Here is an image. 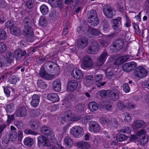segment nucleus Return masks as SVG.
<instances>
[{"label": "nucleus", "instance_id": "1", "mask_svg": "<svg viewBox=\"0 0 149 149\" xmlns=\"http://www.w3.org/2000/svg\"><path fill=\"white\" fill-rule=\"evenodd\" d=\"M43 67L54 74H58L59 71V68L58 65L53 62H48L45 63Z\"/></svg>", "mask_w": 149, "mask_h": 149}, {"label": "nucleus", "instance_id": "2", "mask_svg": "<svg viewBox=\"0 0 149 149\" xmlns=\"http://www.w3.org/2000/svg\"><path fill=\"white\" fill-rule=\"evenodd\" d=\"M124 43V40L122 39H120L116 40L110 46L111 50L112 52H117L122 48Z\"/></svg>", "mask_w": 149, "mask_h": 149}, {"label": "nucleus", "instance_id": "3", "mask_svg": "<svg viewBox=\"0 0 149 149\" xmlns=\"http://www.w3.org/2000/svg\"><path fill=\"white\" fill-rule=\"evenodd\" d=\"M89 15L88 22L91 23V25L93 26L97 25L98 24L99 19L97 17L96 11L95 10H91L89 11Z\"/></svg>", "mask_w": 149, "mask_h": 149}, {"label": "nucleus", "instance_id": "4", "mask_svg": "<svg viewBox=\"0 0 149 149\" xmlns=\"http://www.w3.org/2000/svg\"><path fill=\"white\" fill-rule=\"evenodd\" d=\"M70 133L74 136L76 138L81 137L84 134V130L79 126H75L70 130Z\"/></svg>", "mask_w": 149, "mask_h": 149}, {"label": "nucleus", "instance_id": "5", "mask_svg": "<svg viewBox=\"0 0 149 149\" xmlns=\"http://www.w3.org/2000/svg\"><path fill=\"white\" fill-rule=\"evenodd\" d=\"M134 74L137 78L142 79L146 77L147 74V72L143 67L139 66L135 70Z\"/></svg>", "mask_w": 149, "mask_h": 149}, {"label": "nucleus", "instance_id": "6", "mask_svg": "<svg viewBox=\"0 0 149 149\" xmlns=\"http://www.w3.org/2000/svg\"><path fill=\"white\" fill-rule=\"evenodd\" d=\"M103 10L105 16L108 18H111L114 15L113 12H114V8L111 6L106 5L103 7Z\"/></svg>", "mask_w": 149, "mask_h": 149}, {"label": "nucleus", "instance_id": "7", "mask_svg": "<svg viewBox=\"0 0 149 149\" xmlns=\"http://www.w3.org/2000/svg\"><path fill=\"white\" fill-rule=\"evenodd\" d=\"M121 18L118 17L111 19V22L113 24L112 27L115 31H119L121 27Z\"/></svg>", "mask_w": 149, "mask_h": 149}, {"label": "nucleus", "instance_id": "8", "mask_svg": "<svg viewBox=\"0 0 149 149\" xmlns=\"http://www.w3.org/2000/svg\"><path fill=\"white\" fill-rule=\"evenodd\" d=\"M99 49L98 43L96 42H94L91 46L88 47L87 52L89 54H94L98 52Z\"/></svg>", "mask_w": 149, "mask_h": 149}, {"label": "nucleus", "instance_id": "9", "mask_svg": "<svg viewBox=\"0 0 149 149\" xmlns=\"http://www.w3.org/2000/svg\"><path fill=\"white\" fill-rule=\"evenodd\" d=\"M137 66L136 62L131 61L124 64L123 66V70L125 72H130L133 70Z\"/></svg>", "mask_w": 149, "mask_h": 149}, {"label": "nucleus", "instance_id": "10", "mask_svg": "<svg viewBox=\"0 0 149 149\" xmlns=\"http://www.w3.org/2000/svg\"><path fill=\"white\" fill-rule=\"evenodd\" d=\"M37 140L38 145L39 147L43 145L45 146H51L47 138L43 135H41L38 137L37 138Z\"/></svg>", "mask_w": 149, "mask_h": 149}, {"label": "nucleus", "instance_id": "11", "mask_svg": "<svg viewBox=\"0 0 149 149\" xmlns=\"http://www.w3.org/2000/svg\"><path fill=\"white\" fill-rule=\"evenodd\" d=\"M82 64L85 68H91L93 65V63L89 56H86L83 58Z\"/></svg>", "mask_w": 149, "mask_h": 149}, {"label": "nucleus", "instance_id": "12", "mask_svg": "<svg viewBox=\"0 0 149 149\" xmlns=\"http://www.w3.org/2000/svg\"><path fill=\"white\" fill-rule=\"evenodd\" d=\"M119 91L117 89L114 88L110 91H109L110 98L114 101H116L119 98Z\"/></svg>", "mask_w": 149, "mask_h": 149}, {"label": "nucleus", "instance_id": "13", "mask_svg": "<svg viewBox=\"0 0 149 149\" xmlns=\"http://www.w3.org/2000/svg\"><path fill=\"white\" fill-rule=\"evenodd\" d=\"M89 130L91 132H99L100 129V127L97 122L92 121L89 124Z\"/></svg>", "mask_w": 149, "mask_h": 149}, {"label": "nucleus", "instance_id": "14", "mask_svg": "<svg viewBox=\"0 0 149 149\" xmlns=\"http://www.w3.org/2000/svg\"><path fill=\"white\" fill-rule=\"evenodd\" d=\"M108 56V54L107 52L104 51L98 58L97 65L98 66L102 65L104 63Z\"/></svg>", "mask_w": 149, "mask_h": 149}, {"label": "nucleus", "instance_id": "15", "mask_svg": "<svg viewBox=\"0 0 149 149\" xmlns=\"http://www.w3.org/2000/svg\"><path fill=\"white\" fill-rule=\"evenodd\" d=\"M72 76L75 79H81L83 74L82 71L78 68H74L71 72Z\"/></svg>", "mask_w": 149, "mask_h": 149}, {"label": "nucleus", "instance_id": "16", "mask_svg": "<svg viewBox=\"0 0 149 149\" xmlns=\"http://www.w3.org/2000/svg\"><path fill=\"white\" fill-rule=\"evenodd\" d=\"M78 83L77 81L72 80L69 81L67 85V89L70 92H72L75 91L78 86Z\"/></svg>", "mask_w": 149, "mask_h": 149}, {"label": "nucleus", "instance_id": "17", "mask_svg": "<svg viewBox=\"0 0 149 149\" xmlns=\"http://www.w3.org/2000/svg\"><path fill=\"white\" fill-rule=\"evenodd\" d=\"M24 33L26 37L28 38H31L33 36V29L30 26H24Z\"/></svg>", "mask_w": 149, "mask_h": 149}, {"label": "nucleus", "instance_id": "18", "mask_svg": "<svg viewBox=\"0 0 149 149\" xmlns=\"http://www.w3.org/2000/svg\"><path fill=\"white\" fill-rule=\"evenodd\" d=\"M26 51H23L20 49H19L15 51L14 55L16 60L19 61L22 57L25 55L26 56Z\"/></svg>", "mask_w": 149, "mask_h": 149}, {"label": "nucleus", "instance_id": "19", "mask_svg": "<svg viewBox=\"0 0 149 149\" xmlns=\"http://www.w3.org/2000/svg\"><path fill=\"white\" fill-rule=\"evenodd\" d=\"M48 2L53 8H61L63 7V3L61 0H48Z\"/></svg>", "mask_w": 149, "mask_h": 149}, {"label": "nucleus", "instance_id": "20", "mask_svg": "<svg viewBox=\"0 0 149 149\" xmlns=\"http://www.w3.org/2000/svg\"><path fill=\"white\" fill-rule=\"evenodd\" d=\"M26 114L27 109L24 107H20L15 113V115L18 117H24L26 116Z\"/></svg>", "mask_w": 149, "mask_h": 149}, {"label": "nucleus", "instance_id": "21", "mask_svg": "<svg viewBox=\"0 0 149 149\" xmlns=\"http://www.w3.org/2000/svg\"><path fill=\"white\" fill-rule=\"evenodd\" d=\"M71 116L72 112L70 111H65L61 116V121L63 124L64 122H66L70 121V116Z\"/></svg>", "mask_w": 149, "mask_h": 149}, {"label": "nucleus", "instance_id": "22", "mask_svg": "<svg viewBox=\"0 0 149 149\" xmlns=\"http://www.w3.org/2000/svg\"><path fill=\"white\" fill-rule=\"evenodd\" d=\"M130 58V56L128 54L123 55L118 58L115 61L116 65L121 64L128 60Z\"/></svg>", "mask_w": 149, "mask_h": 149}, {"label": "nucleus", "instance_id": "23", "mask_svg": "<svg viewBox=\"0 0 149 149\" xmlns=\"http://www.w3.org/2000/svg\"><path fill=\"white\" fill-rule=\"evenodd\" d=\"M40 97L38 94H34L31 97V104L32 106L36 107L38 105L40 102Z\"/></svg>", "mask_w": 149, "mask_h": 149}, {"label": "nucleus", "instance_id": "24", "mask_svg": "<svg viewBox=\"0 0 149 149\" xmlns=\"http://www.w3.org/2000/svg\"><path fill=\"white\" fill-rule=\"evenodd\" d=\"M64 144L69 148L72 147L73 145L72 139L68 136H66L63 139Z\"/></svg>", "mask_w": 149, "mask_h": 149}, {"label": "nucleus", "instance_id": "25", "mask_svg": "<svg viewBox=\"0 0 149 149\" xmlns=\"http://www.w3.org/2000/svg\"><path fill=\"white\" fill-rule=\"evenodd\" d=\"M85 81L84 84L86 87L90 86L93 84V75H90L85 76Z\"/></svg>", "mask_w": 149, "mask_h": 149}, {"label": "nucleus", "instance_id": "26", "mask_svg": "<svg viewBox=\"0 0 149 149\" xmlns=\"http://www.w3.org/2000/svg\"><path fill=\"white\" fill-rule=\"evenodd\" d=\"M53 87L55 91H60L61 89V83L60 80L59 79L55 80L53 83Z\"/></svg>", "mask_w": 149, "mask_h": 149}, {"label": "nucleus", "instance_id": "27", "mask_svg": "<svg viewBox=\"0 0 149 149\" xmlns=\"http://www.w3.org/2000/svg\"><path fill=\"white\" fill-rule=\"evenodd\" d=\"M88 43L87 40L84 38H80L77 42L78 46L80 48H84L87 45Z\"/></svg>", "mask_w": 149, "mask_h": 149}, {"label": "nucleus", "instance_id": "28", "mask_svg": "<svg viewBox=\"0 0 149 149\" xmlns=\"http://www.w3.org/2000/svg\"><path fill=\"white\" fill-rule=\"evenodd\" d=\"M47 97L48 100L53 102L58 101L59 99L58 95L56 93H51L48 94Z\"/></svg>", "mask_w": 149, "mask_h": 149}, {"label": "nucleus", "instance_id": "29", "mask_svg": "<svg viewBox=\"0 0 149 149\" xmlns=\"http://www.w3.org/2000/svg\"><path fill=\"white\" fill-rule=\"evenodd\" d=\"M134 125L135 127L137 129L144 128L146 126V124L144 122L140 120H135L134 123Z\"/></svg>", "mask_w": 149, "mask_h": 149}, {"label": "nucleus", "instance_id": "30", "mask_svg": "<svg viewBox=\"0 0 149 149\" xmlns=\"http://www.w3.org/2000/svg\"><path fill=\"white\" fill-rule=\"evenodd\" d=\"M77 145L79 148L82 149H88L90 147V145L86 142L80 141L78 142Z\"/></svg>", "mask_w": 149, "mask_h": 149}, {"label": "nucleus", "instance_id": "31", "mask_svg": "<svg viewBox=\"0 0 149 149\" xmlns=\"http://www.w3.org/2000/svg\"><path fill=\"white\" fill-rule=\"evenodd\" d=\"M30 125L31 128L34 130L37 129L40 126V124L38 120H31Z\"/></svg>", "mask_w": 149, "mask_h": 149}, {"label": "nucleus", "instance_id": "32", "mask_svg": "<svg viewBox=\"0 0 149 149\" xmlns=\"http://www.w3.org/2000/svg\"><path fill=\"white\" fill-rule=\"evenodd\" d=\"M39 74L42 78L47 80H50L51 79L50 75L45 72L43 68L41 67L40 69Z\"/></svg>", "mask_w": 149, "mask_h": 149}, {"label": "nucleus", "instance_id": "33", "mask_svg": "<svg viewBox=\"0 0 149 149\" xmlns=\"http://www.w3.org/2000/svg\"><path fill=\"white\" fill-rule=\"evenodd\" d=\"M6 60L8 63L13 62L14 60L13 54L10 52H7L6 54Z\"/></svg>", "mask_w": 149, "mask_h": 149}, {"label": "nucleus", "instance_id": "34", "mask_svg": "<svg viewBox=\"0 0 149 149\" xmlns=\"http://www.w3.org/2000/svg\"><path fill=\"white\" fill-rule=\"evenodd\" d=\"M10 30L11 33L15 35H19L21 33L19 29L15 26H13L11 27Z\"/></svg>", "mask_w": 149, "mask_h": 149}, {"label": "nucleus", "instance_id": "35", "mask_svg": "<svg viewBox=\"0 0 149 149\" xmlns=\"http://www.w3.org/2000/svg\"><path fill=\"white\" fill-rule=\"evenodd\" d=\"M88 107L92 112L96 111L98 108V106L97 103L95 102H91L89 103L88 105Z\"/></svg>", "mask_w": 149, "mask_h": 149}, {"label": "nucleus", "instance_id": "36", "mask_svg": "<svg viewBox=\"0 0 149 149\" xmlns=\"http://www.w3.org/2000/svg\"><path fill=\"white\" fill-rule=\"evenodd\" d=\"M33 139L29 137L26 138L24 141V145L29 147H31L33 144Z\"/></svg>", "mask_w": 149, "mask_h": 149}, {"label": "nucleus", "instance_id": "37", "mask_svg": "<svg viewBox=\"0 0 149 149\" xmlns=\"http://www.w3.org/2000/svg\"><path fill=\"white\" fill-rule=\"evenodd\" d=\"M40 11L43 15H46L49 12L47 6L45 4L42 5L40 7Z\"/></svg>", "mask_w": 149, "mask_h": 149}, {"label": "nucleus", "instance_id": "38", "mask_svg": "<svg viewBox=\"0 0 149 149\" xmlns=\"http://www.w3.org/2000/svg\"><path fill=\"white\" fill-rule=\"evenodd\" d=\"M51 130L48 127L44 126L41 127L40 129L41 132L44 135H47L50 133Z\"/></svg>", "mask_w": 149, "mask_h": 149}, {"label": "nucleus", "instance_id": "39", "mask_svg": "<svg viewBox=\"0 0 149 149\" xmlns=\"http://www.w3.org/2000/svg\"><path fill=\"white\" fill-rule=\"evenodd\" d=\"M116 140L118 141H122L127 139V136L124 134H119L116 137Z\"/></svg>", "mask_w": 149, "mask_h": 149}, {"label": "nucleus", "instance_id": "40", "mask_svg": "<svg viewBox=\"0 0 149 149\" xmlns=\"http://www.w3.org/2000/svg\"><path fill=\"white\" fill-rule=\"evenodd\" d=\"M14 104L13 103H10L6 105V109L7 113H10L14 111Z\"/></svg>", "mask_w": 149, "mask_h": 149}, {"label": "nucleus", "instance_id": "41", "mask_svg": "<svg viewBox=\"0 0 149 149\" xmlns=\"http://www.w3.org/2000/svg\"><path fill=\"white\" fill-rule=\"evenodd\" d=\"M89 31H90L91 34L93 36H98L101 33L99 30L92 28H91L89 29Z\"/></svg>", "mask_w": 149, "mask_h": 149}, {"label": "nucleus", "instance_id": "42", "mask_svg": "<svg viewBox=\"0 0 149 149\" xmlns=\"http://www.w3.org/2000/svg\"><path fill=\"white\" fill-rule=\"evenodd\" d=\"M100 122L103 124H111L112 123L111 120L106 118L102 117L100 119Z\"/></svg>", "mask_w": 149, "mask_h": 149}, {"label": "nucleus", "instance_id": "43", "mask_svg": "<svg viewBox=\"0 0 149 149\" xmlns=\"http://www.w3.org/2000/svg\"><path fill=\"white\" fill-rule=\"evenodd\" d=\"M37 85L39 88L43 89L47 87V84L42 80H39L38 81Z\"/></svg>", "mask_w": 149, "mask_h": 149}, {"label": "nucleus", "instance_id": "44", "mask_svg": "<svg viewBox=\"0 0 149 149\" xmlns=\"http://www.w3.org/2000/svg\"><path fill=\"white\" fill-rule=\"evenodd\" d=\"M40 111L38 109H34L30 111V114L32 117L37 116L40 114Z\"/></svg>", "mask_w": 149, "mask_h": 149}, {"label": "nucleus", "instance_id": "45", "mask_svg": "<svg viewBox=\"0 0 149 149\" xmlns=\"http://www.w3.org/2000/svg\"><path fill=\"white\" fill-rule=\"evenodd\" d=\"M39 24L41 26H45L47 24V21L45 17L43 16L40 17L39 20Z\"/></svg>", "mask_w": 149, "mask_h": 149}, {"label": "nucleus", "instance_id": "46", "mask_svg": "<svg viewBox=\"0 0 149 149\" xmlns=\"http://www.w3.org/2000/svg\"><path fill=\"white\" fill-rule=\"evenodd\" d=\"M120 132L122 133L126 134H130L131 132V130L128 126H125L120 130Z\"/></svg>", "mask_w": 149, "mask_h": 149}, {"label": "nucleus", "instance_id": "47", "mask_svg": "<svg viewBox=\"0 0 149 149\" xmlns=\"http://www.w3.org/2000/svg\"><path fill=\"white\" fill-rule=\"evenodd\" d=\"M8 81L11 84H15L17 82V77L14 75H11L8 77Z\"/></svg>", "mask_w": 149, "mask_h": 149}, {"label": "nucleus", "instance_id": "48", "mask_svg": "<svg viewBox=\"0 0 149 149\" xmlns=\"http://www.w3.org/2000/svg\"><path fill=\"white\" fill-rule=\"evenodd\" d=\"M125 102H126V108H127L128 109H133L136 106L135 104L129 102L128 100H125Z\"/></svg>", "mask_w": 149, "mask_h": 149}, {"label": "nucleus", "instance_id": "49", "mask_svg": "<svg viewBox=\"0 0 149 149\" xmlns=\"http://www.w3.org/2000/svg\"><path fill=\"white\" fill-rule=\"evenodd\" d=\"M6 37V31L3 29H0V40H5Z\"/></svg>", "mask_w": 149, "mask_h": 149}, {"label": "nucleus", "instance_id": "50", "mask_svg": "<svg viewBox=\"0 0 149 149\" xmlns=\"http://www.w3.org/2000/svg\"><path fill=\"white\" fill-rule=\"evenodd\" d=\"M24 132V133L27 134H31L35 135L38 134L37 132L29 129H25Z\"/></svg>", "mask_w": 149, "mask_h": 149}, {"label": "nucleus", "instance_id": "51", "mask_svg": "<svg viewBox=\"0 0 149 149\" xmlns=\"http://www.w3.org/2000/svg\"><path fill=\"white\" fill-rule=\"evenodd\" d=\"M92 116L89 115H87L83 117L81 119V122L83 124H86L87 123L88 121L90 120Z\"/></svg>", "mask_w": 149, "mask_h": 149}, {"label": "nucleus", "instance_id": "52", "mask_svg": "<svg viewBox=\"0 0 149 149\" xmlns=\"http://www.w3.org/2000/svg\"><path fill=\"white\" fill-rule=\"evenodd\" d=\"M84 110V106L81 104H78L75 107V111L77 112H80Z\"/></svg>", "mask_w": 149, "mask_h": 149}, {"label": "nucleus", "instance_id": "53", "mask_svg": "<svg viewBox=\"0 0 149 149\" xmlns=\"http://www.w3.org/2000/svg\"><path fill=\"white\" fill-rule=\"evenodd\" d=\"M124 100V102L119 101L118 103V106L119 108L121 109H122L124 108H126V102Z\"/></svg>", "mask_w": 149, "mask_h": 149}, {"label": "nucleus", "instance_id": "54", "mask_svg": "<svg viewBox=\"0 0 149 149\" xmlns=\"http://www.w3.org/2000/svg\"><path fill=\"white\" fill-rule=\"evenodd\" d=\"M101 24L103 26L104 28L107 29L109 26V24L107 19L103 18L102 19Z\"/></svg>", "mask_w": 149, "mask_h": 149}, {"label": "nucleus", "instance_id": "55", "mask_svg": "<svg viewBox=\"0 0 149 149\" xmlns=\"http://www.w3.org/2000/svg\"><path fill=\"white\" fill-rule=\"evenodd\" d=\"M103 77V75L102 74H97L95 77V83H98L99 81H102Z\"/></svg>", "mask_w": 149, "mask_h": 149}, {"label": "nucleus", "instance_id": "56", "mask_svg": "<svg viewBox=\"0 0 149 149\" xmlns=\"http://www.w3.org/2000/svg\"><path fill=\"white\" fill-rule=\"evenodd\" d=\"M140 141L141 144L145 145L148 141V138L147 136H144L143 137L140 138Z\"/></svg>", "mask_w": 149, "mask_h": 149}, {"label": "nucleus", "instance_id": "57", "mask_svg": "<svg viewBox=\"0 0 149 149\" xmlns=\"http://www.w3.org/2000/svg\"><path fill=\"white\" fill-rule=\"evenodd\" d=\"M15 22L12 20H10L7 22L5 24V26L7 28H10L11 27L14 26Z\"/></svg>", "mask_w": 149, "mask_h": 149}, {"label": "nucleus", "instance_id": "58", "mask_svg": "<svg viewBox=\"0 0 149 149\" xmlns=\"http://www.w3.org/2000/svg\"><path fill=\"white\" fill-rule=\"evenodd\" d=\"M6 46L3 42L0 43V53L4 52L6 50Z\"/></svg>", "mask_w": 149, "mask_h": 149}, {"label": "nucleus", "instance_id": "59", "mask_svg": "<svg viewBox=\"0 0 149 149\" xmlns=\"http://www.w3.org/2000/svg\"><path fill=\"white\" fill-rule=\"evenodd\" d=\"M124 120L127 122H129L131 120V117L127 113H125L123 114Z\"/></svg>", "mask_w": 149, "mask_h": 149}, {"label": "nucleus", "instance_id": "60", "mask_svg": "<svg viewBox=\"0 0 149 149\" xmlns=\"http://www.w3.org/2000/svg\"><path fill=\"white\" fill-rule=\"evenodd\" d=\"M123 90L126 93L128 92L130 90V88L128 84L127 83H125L123 84Z\"/></svg>", "mask_w": 149, "mask_h": 149}, {"label": "nucleus", "instance_id": "61", "mask_svg": "<svg viewBox=\"0 0 149 149\" xmlns=\"http://www.w3.org/2000/svg\"><path fill=\"white\" fill-rule=\"evenodd\" d=\"M31 22V19L27 17H24L23 20V23L24 24H26L25 26H28Z\"/></svg>", "mask_w": 149, "mask_h": 149}, {"label": "nucleus", "instance_id": "62", "mask_svg": "<svg viewBox=\"0 0 149 149\" xmlns=\"http://www.w3.org/2000/svg\"><path fill=\"white\" fill-rule=\"evenodd\" d=\"M146 133V131L145 129H142L138 131L136 133V135L138 136H140L141 135H145Z\"/></svg>", "mask_w": 149, "mask_h": 149}, {"label": "nucleus", "instance_id": "63", "mask_svg": "<svg viewBox=\"0 0 149 149\" xmlns=\"http://www.w3.org/2000/svg\"><path fill=\"white\" fill-rule=\"evenodd\" d=\"M7 116L8 119L7 121L8 123L9 124L14 120V114L11 115H7Z\"/></svg>", "mask_w": 149, "mask_h": 149}, {"label": "nucleus", "instance_id": "64", "mask_svg": "<svg viewBox=\"0 0 149 149\" xmlns=\"http://www.w3.org/2000/svg\"><path fill=\"white\" fill-rule=\"evenodd\" d=\"M26 6L27 7L30 9L32 8L33 6V2L31 0H28L26 3Z\"/></svg>", "mask_w": 149, "mask_h": 149}]
</instances>
